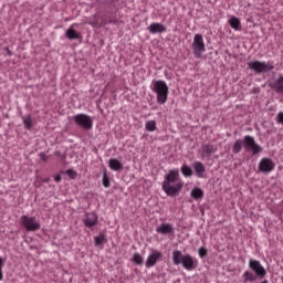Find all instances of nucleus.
I'll use <instances>...</instances> for the list:
<instances>
[{"instance_id":"nucleus-1","label":"nucleus","mask_w":283,"mask_h":283,"mask_svg":"<svg viewBox=\"0 0 283 283\" xmlns=\"http://www.w3.org/2000/svg\"><path fill=\"white\" fill-rule=\"evenodd\" d=\"M182 179H180V170L178 168L171 169L165 175L161 185L163 191L170 198L174 196H179L184 187Z\"/></svg>"},{"instance_id":"nucleus-4","label":"nucleus","mask_w":283,"mask_h":283,"mask_svg":"<svg viewBox=\"0 0 283 283\" xmlns=\"http://www.w3.org/2000/svg\"><path fill=\"white\" fill-rule=\"evenodd\" d=\"M86 23L92 28H105V25L109 23H116V20L107 18V15H99L98 13H95L87 18Z\"/></svg>"},{"instance_id":"nucleus-16","label":"nucleus","mask_w":283,"mask_h":283,"mask_svg":"<svg viewBox=\"0 0 283 283\" xmlns=\"http://www.w3.org/2000/svg\"><path fill=\"white\" fill-rule=\"evenodd\" d=\"M148 31L150 34H163V32H167V27L163 23L154 22L148 27Z\"/></svg>"},{"instance_id":"nucleus-25","label":"nucleus","mask_w":283,"mask_h":283,"mask_svg":"<svg viewBox=\"0 0 283 283\" xmlns=\"http://www.w3.org/2000/svg\"><path fill=\"white\" fill-rule=\"evenodd\" d=\"M22 120H23V125L25 127V129H32V116L28 115V116H24L22 117Z\"/></svg>"},{"instance_id":"nucleus-19","label":"nucleus","mask_w":283,"mask_h":283,"mask_svg":"<svg viewBox=\"0 0 283 283\" xmlns=\"http://www.w3.org/2000/svg\"><path fill=\"white\" fill-rule=\"evenodd\" d=\"M66 39L70 41H76V39H81V33L76 32L73 27L69 28L65 32Z\"/></svg>"},{"instance_id":"nucleus-30","label":"nucleus","mask_w":283,"mask_h":283,"mask_svg":"<svg viewBox=\"0 0 283 283\" xmlns=\"http://www.w3.org/2000/svg\"><path fill=\"white\" fill-rule=\"evenodd\" d=\"M198 253H199V258H206L207 250L201 247V248H199Z\"/></svg>"},{"instance_id":"nucleus-6","label":"nucleus","mask_w":283,"mask_h":283,"mask_svg":"<svg viewBox=\"0 0 283 283\" xmlns=\"http://www.w3.org/2000/svg\"><path fill=\"white\" fill-rule=\"evenodd\" d=\"M73 120L77 127H81L82 129H85L86 132H90L92 127H94V120L92 117L87 114H77L73 117Z\"/></svg>"},{"instance_id":"nucleus-14","label":"nucleus","mask_w":283,"mask_h":283,"mask_svg":"<svg viewBox=\"0 0 283 283\" xmlns=\"http://www.w3.org/2000/svg\"><path fill=\"white\" fill-rule=\"evenodd\" d=\"M84 224L88 229H92V227H96V224H98V216H96V212L86 213Z\"/></svg>"},{"instance_id":"nucleus-27","label":"nucleus","mask_w":283,"mask_h":283,"mask_svg":"<svg viewBox=\"0 0 283 283\" xmlns=\"http://www.w3.org/2000/svg\"><path fill=\"white\" fill-rule=\"evenodd\" d=\"M233 154H240L242 151V140L238 139L232 148Z\"/></svg>"},{"instance_id":"nucleus-10","label":"nucleus","mask_w":283,"mask_h":283,"mask_svg":"<svg viewBox=\"0 0 283 283\" xmlns=\"http://www.w3.org/2000/svg\"><path fill=\"white\" fill-rule=\"evenodd\" d=\"M249 269H251V271H253L255 276L259 277L260 280L266 277V270L264 269L262 263H260V261L250 259Z\"/></svg>"},{"instance_id":"nucleus-26","label":"nucleus","mask_w":283,"mask_h":283,"mask_svg":"<svg viewBox=\"0 0 283 283\" xmlns=\"http://www.w3.org/2000/svg\"><path fill=\"white\" fill-rule=\"evenodd\" d=\"M146 130L147 132H156L157 127H156V120H148L145 124Z\"/></svg>"},{"instance_id":"nucleus-2","label":"nucleus","mask_w":283,"mask_h":283,"mask_svg":"<svg viewBox=\"0 0 283 283\" xmlns=\"http://www.w3.org/2000/svg\"><path fill=\"white\" fill-rule=\"evenodd\" d=\"M172 262L176 266L181 264L186 271H195V269H198V259L190 254H182L180 250L172 252Z\"/></svg>"},{"instance_id":"nucleus-38","label":"nucleus","mask_w":283,"mask_h":283,"mask_svg":"<svg viewBox=\"0 0 283 283\" xmlns=\"http://www.w3.org/2000/svg\"><path fill=\"white\" fill-rule=\"evenodd\" d=\"M0 269H3V259L0 256Z\"/></svg>"},{"instance_id":"nucleus-3","label":"nucleus","mask_w":283,"mask_h":283,"mask_svg":"<svg viewBox=\"0 0 283 283\" xmlns=\"http://www.w3.org/2000/svg\"><path fill=\"white\" fill-rule=\"evenodd\" d=\"M153 92L157 94V103L159 105H165L167 98L169 97V86L165 81L158 80L153 83Z\"/></svg>"},{"instance_id":"nucleus-24","label":"nucleus","mask_w":283,"mask_h":283,"mask_svg":"<svg viewBox=\"0 0 283 283\" xmlns=\"http://www.w3.org/2000/svg\"><path fill=\"white\" fill-rule=\"evenodd\" d=\"M181 174H182V176H185V178H189V177L193 176V170L191 169V167H189L187 165H182Z\"/></svg>"},{"instance_id":"nucleus-35","label":"nucleus","mask_w":283,"mask_h":283,"mask_svg":"<svg viewBox=\"0 0 283 283\" xmlns=\"http://www.w3.org/2000/svg\"><path fill=\"white\" fill-rule=\"evenodd\" d=\"M55 182H59L61 180V175H57L54 177Z\"/></svg>"},{"instance_id":"nucleus-39","label":"nucleus","mask_w":283,"mask_h":283,"mask_svg":"<svg viewBox=\"0 0 283 283\" xmlns=\"http://www.w3.org/2000/svg\"><path fill=\"white\" fill-rule=\"evenodd\" d=\"M43 182H50V178H44Z\"/></svg>"},{"instance_id":"nucleus-22","label":"nucleus","mask_w":283,"mask_h":283,"mask_svg":"<svg viewBox=\"0 0 283 283\" xmlns=\"http://www.w3.org/2000/svg\"><path fill=\"white\" fill-rule=\"evenodd\" d=\"M229 25L230 28H232V30H240L241 24H240V19H238L237 17H231L229 19Z\"/></svg>"},{"instance_id":"nucleus-29","label":"nucleus","mask_w":283,"mask_h":283,"mask_svg":"<svg viewBox=\"0 0 283 283\" xmlns=\"http://www.w3.org/2000/svg\"><path fill=\"white\" fill-rule=\"evenodd\" d=\"M104 242H105V234H99L98 237H95V247H102Z\"/></svg>"},{"instance_id":"nucleus-34","label":"nucleus","mask_w":283,"mask_h":283,"mask_svg":"<svg viewBox=\"0 0 283 283\" xmlns=\"http://www.w3.org/2000/svg\"><path fill=\"white\" fill-rule=\"evenodd\" d=\"M3 280V268H0V281Z\"/></svg>"},{"instance_id":"nucleus-20","label":"nucleus","mask_w":283,"mask_h":283,"mask_svg":"<svg viewBox=\"0 0 283 283\" xmlns=\"http://www.w3.org/2000/svg\"><path fill=\"white\" fill-rule=\"evenodd\" d=\"M258 277L259 276H256V274L251 271H245L242 274L243 283L255 282V280H258Z\"/></svg>"},{"instance_id":"nucleus-12","label":"nucleus","mask_w":283,"mask_h":283,"mask_svg":"<svg viewBox=\"0 0 283 283\" xmlns=\"http://www.w3.org/2000/svg\"><path fill=\"white\" fill-rule=\"evenodd\" d=\"M163 258V253L160 251L154 250L151 254L148 255L146 260V269L154 268L155 264L158 263V261Z\"/></svg>"},{"instance_id":"nucleus-36","label":"nucleus","mask_w":283,"mask_h":283,"mask_svg":"<svg viewBox=\"0 0 283 283\" xmlns=\"http://www.w3.org/2000/svg\"><path fill=\"white\" fill-rule=\"evenodd\" d=\"M40 158H41L42 160H45V154H44V153H41V154H40Z\"/></svg>"},{"instance_id":"nucleus-13","label":"nucleus","mask_w":283,"mask_h":283,"mask_svg":"<svg viewBox=\"0 0 283 283\" xmlns=\"http://www.w3.org/2000/svg\"><path fill=\"white\" fill-rule=\"evenodd\" d=\"M271 90L276 94H283V75H279L273 82L270 83Z\"/></svg>"},{"instance_id":"nucleus-8","label":"nucleus","mask_w":283,"mask_h":283,"mask_svg":"<svg viewBox=\"0 0 283 283\" xmlns=\"http://www.w3.org/2000/svg\"><path fill=\"white\" fill-rule=\"evenodd\" d=\"M243 146L247 151H252L253 156L262 153V147L255 143V138L251 137V135L244 136Z\"/></svg>"},{"instance_id":"nucleus-31","label":"nucleus","mask_w":283,"mask_h":283,"mask_svg":"<svg viewBox=\"0 0 283 283\" xmlns=\"http://www.w3.org/2000/svg\"><path fill=\"white\" fill-rule=\"evenodd\" d=\"M103 185H104V187H109V178H107V176H104L103 177Z\"/></svg>"},{"instance_id":"nucleus-33","label":"nucleus","mask_w":283,"mask_h":283,"mask_svg":"<svg viewBox=\"0 0 283 283\" xmlns=\"http://www.w3.org/2000/svg\"><path fill=\"white\" fill-rule=\"evenodd\" d=\"M66 174L70 176V178H74V176H76V171L74 170H67Z\"/></svg>"},{"instance_id":"nucleus-9","label":"nucleus","mask_w":283,"mask_h":283,"mask_svg":"<svg viewBox=\"0 0 283 283\" xmlns=\"http://www.w3.org/2000/svg\"><path fill=\"white\" fill-rule=\"evenodd\" d=\"M192 50L197 59H200L202 56V53L206 51L205 38H202V34H195Z\"/></svg>"},{"instance_id":"nucleus-37","label":"nucleus","mask_w":283,"mask_h":283,"mask_svg":"<svg viewBox=\"0 0 283 283\" xmlns=\"http://www.w3.org/2000/svg\"><path fill=\"white\" fill-rule=\"evenodd\" d=\"M7 54L8 56H12V51H10V49H7Z\"/></svg>"},{"instance_id":"nucleus-28","label":"nucleus","mask_w":283,"mask_h":283,"mask_svg":"<svg viewBox=\"0 0 283 283\" xmlns=\"http://www.w3.org/2000/svg\"><path fill=\"white\" fill-rule=\"evenodd\" d=\"M133 262H135V264L143 265V262H144L143 255H140L139 253H135L133 255Z\"/></svg>"},{"instance_id":"nucleus-5","label":"nucleus","mask_w":283,"mask_h":283,"mask_svg":"<svg viewBox=\"0 0 283 283\" xmlns=\"http://www.w3.org/2000/svg\"><path fill=\"white\" fill-rule=\"evenodd\" d=\"M249 70H252V72H255V74H266V72H271V70H274L273 62H261V61H253L248 63Z\"/></svg>"},{"instance_id":"nucleus-11","label":"nucleus","mask_w":283,"mask_h":283,"mask_svg":"<svg viewBox=\"0 0 283 283\" xmlns=\"http://www.w3.org/2000/svg\"><path fill=\"white\" fill-rule=\"evenodd\" d=\"M275 170V163L273 161V159L265 157L262 158L259 163V171H261V174H271V171Z\"/></svg>"},{"instance_id":"nucleus-32","label":"nucleus","mask_w":283,"mask_h":283,"mask_svg":"<svg viewBox=\"0 0 283 283\" xmlns=\"http://www.w3.org/2000/svg\"><path fill=\"white\" fill-rule=\"evenodd\" d=\"M277 123H280L281 125H283V113H282V112H280V113L277 114Z\"/></svg>"},{"instance_id":"nucleus-21","label":"nucleus","mask_w":283,"mask_h":283,"mask_svg":"<svg viewBox=\"0 0 283 283\" xmlns=\"http://www.w3.org/2000/svg\"><path fill=\"white\" fill-rule=\"evenodd\" d=\"M108 165L113 171H120L123 164L118 159H109Z\"/></svg>"},{"instance_id":"nucleus-18","label":"nucleus","mask_w":283,"mask_h":283,"mask_svg":"<svg viewBox=\"0 0 283 283\" xmlns=\"http://www.w3.org/2000/svg\"><path fill=\"white\" fill-rule=\"evenodd\" d=\"M192 167L198 178H205V171H207V168H205V164H202V161H195Z\"/></svg>"},{"instance_id":"nucleus-17","label":"nucleus","mask_w":283,"mask_h":283,"mask_svg":"<svg viewBox=\"0 0 283 283\" xmlns=\"http://www.w3.org/2000/svg\"><path fill=\"white\" fill-rule=\"evenodd\" d=\"M211 154H216V146H213L212 144H203L201 146L202 158H210Z\"/></svg>"},{"instance_id":"nucleus-40","label":"nucleus","mask_w":283,"mask_h":283,"mask_svg":"<svg viewBox=\"0 0 283 283\" xmlns=\"http://www.w3.org/2000/svg\"><path fill=\"white\" fill-rule=\"evenodd\" d=\"M262 283H269V281H268V280H264V281H262Z\"/></svg>"},{"instance_id":"nucleus-7","label":"nucleus","mask_w":283,"mask_h":283,"mask_svg":"<svg viewBox=\"0 0 283 283\" xmlns=\"http://www.w3.org/2000/svg\"><path fill=\"white\" fill-rule=\"evenodd\" d=\"M21 224L24 227L25 231H39L41 229V222L36 220V217L22 216Z\"/></svg>"},{"instance_id":"nucleus-23","label":"nucleus","mask_w":283,"mask_h":283,"mask_svg":"<svg viewBox=\"0 0 283 283\" xmlns=\"http://www.w3.org/2000/svg\"><path fill=\"white\" fill-rule=\"evenodd\" d=\"M191 198H193V200H200V198H205V191L200 188H195L191 190Z\"/></svg>"},{"instance_id":"nucleus-15","label":"nucleus","mask_w":283,"mask_h":283,"mask_svg":"<svg viewBox=\"0 0 283 283\" xmlns=\"http://www.w3.org/2000/svg\"><path fill=\"white\" fill-rule=\"evenodd\" d=\"M156 232L161 235H171L174 234V226H171V223H161L156 228Z\"/></svg>"}]
</instances>
